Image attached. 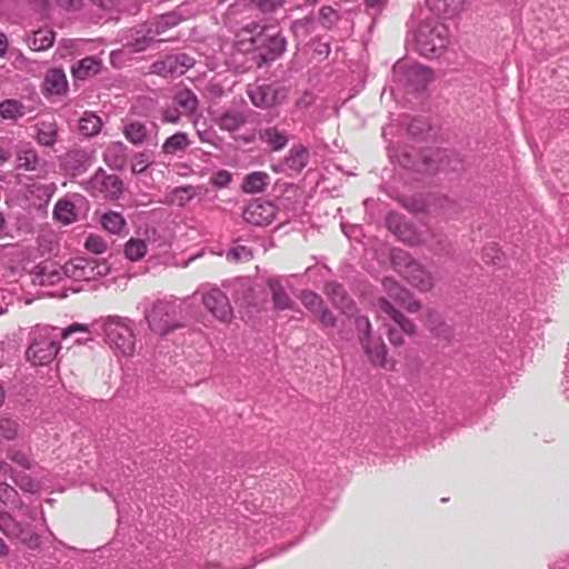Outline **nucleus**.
<instances>
[{
	"instance_id": "nucleus-51",
	"label": "nucleus",
	"mask_w": 569,
	"mask_h": 569,
	"mask_svg": "<svg viewBox=\"0 0 569 569\" xmlns=\"http://www.w3.org/2000/svg\"><path fill=\"white\" fill-rule=\"evenodd\" d=\"M150 166V161L148 156L144 152H140L134 156L132 164H131V171L134 174H140L147 170V168Z\"/></svg>"
},
{
	"instance_id": "nucleus-3",
	"label": "nucleus",
	"mask_w": 569,
	"mask_h": 569,
	"mask_svg": "<svg viewBox=\"0 0 569 569\" xmlns=\"http://www.w3.org/2000/svg\"><path fill=\"white\" fill-rule=\"evenodd\" d=\"M392 261L406 280L419 291L429 292L435 287L432 272L407 252H396L392 257Z\"/></svg>"
},
{
	"instance_id": "nucleus-13",
	"label": "nucleus",
	"mask_w": 569,
	"mask_h": 569,
	"mask_svg": "<svg viewBox=\"0 0 569 569\" xmlns=\"http://www.w3.org/2000/svg\"><path fill=\"white\" fill-rule=\"evenodd\" d=\"M387 226L403 243L409 246H420L426 241L421 231L403 221L402 217L397 213H390L387 217Z\"/></svg>"
},
{
	"instance_id": "nucleus-12",
	"label": "nucleus",
	"mask_w": 569,
	"mask_h": 569,
	"mask_svg": "<svg viewBox=\"0 0 569 569\" xmlns=\"http://www.w3.org/2000/svg\"><path fill=\"white\" fill-rule=\"evenodd\" d=\"M193 64V59L187 54L167 56L151 66V72L161 77H178Z\"/></svg>"
},
{
	"instance_id": "nucleus-43",
	"label": "nucleus",
	"mask_w": 569,
	"mask_h": 569,
	"mask_svg": "<svg viewBox=\"0 0 569 569\" xmlns=\"http://www.w3.org/2000/svg\"><path fill=\"white\" fill-rule=\"evenodd\" d=\"M298 298L301 303L313 315L318 313L319 310L325 306L322 298L311 290H302Z\"/></svg>"
},
{
	"instance_id": "nucleus-1",
	"label": "nucleus",
	"mask_w": 569,
	"mask_h": 569,
	"mask_svg": "<svg viewBox=\"0 0 569 569\" xmlns=\"http://www.w3.org/2000/svg\"><path fill=\"white\" fill-rule=\"evenodd\" d=\"M239 42L243 46L248 44L246 50L258 51L264 62L273 61L286 49V39L274 26L248 24L241 29Z\"/></svg>"
},
{
	"instance_id": "nucleus-31",
	"label": "nucleus",
	"mask_w": 569,
	"mask_h": 569,
	"mask_svg": "<svg viewBox=\"0 0 569 569\" xmlns=\"http://www.w3.org/2000/svg\"><path fill=\"white\" fill-rule=\"evenodd\" d=\"M54 42V33L50 29H39L33 32L29 39V48L33 51H43L52 47Z\"/></svg>"
},
{
	"instance_id": "nucleus-42",
	"label": "nucleus",
	"mask_w": 569,
	"mask_h": 569,
	"mask_svg": "<svg viewBox=\"0 0 569 569\" xmlns=\"http://www.w3.org/2000/svg\"><path fill=\"white\" fill-rule=\"evenodd\" d=\"M147 253V243L141 239L131 238L124 247V254L131 261H138Z\"/></svg>"
},
{
	"instance_id": "nucleus-38",
	"label": "nucleus",
	"mask_w": 569,
	"mask_h": 569,
	"mask_svg": "<svg viewBox=\"0 0 569 569\" xmlns=\"http://www.w3.org/2000/svg\"><path fill=\"white\" fill-rule=\"evenodd\" d=\"M408 79L415 86V89L425 88L432 79L431 71L419 64L411 66L408 70Z\"/></svg>"
},
{
	"instance_id": "nucleus-2",
	"label": "nucleus",
	"mask_w": 569,
	"mask_h": 569,
	"mask_svg": "<svg viewBox=\"0 0 569 569\" xmlns=\"http://www.w3.org/2000/svg\"><path fill=\"white\" fill-rule=\"evenodd\" d=\"M180 22L181 18L176 12L161 14L148 23L130 30V34L127 37V46L131 47L133 52H140L154 41H169L172 37L167 36V32Z\"/></svg>"
},
{
	"instance_id": "nucleus-30",
	"label": "nucleus",
	"mask_w": 569,
	"mask_h": 569,
	"mask_svg": "<svg viewBox=\"0 0 569 569\" xmlns=\"http://www.w3.org/2000/svg\"><path fill=\"white\" fill-rule=\"evenodd\" d=\"M190 144L191 141L186 132H177L166 139L161 150L166 154H176L180 151H184Z\"/></svg>"
},
{
	"instance_id": "nucleus-54",
	"label": "nucleus",
	"mask_w": 569,
	"mask_h": 569,
	"mask_svg": "<svg viewBox=\"0 0 569 569\" xmlns=\"http://www.w3.org/2000/svg\"><path fill=\"white\" fill-rule=\"evenodd\" d=\"M356 327L359 331V337H371L372 335V326L368 317L361 316L356 319Z\"/></svg>"
},
{
	"instance_id": "nucleus-59",
	"label": "nucleus",
	"mask_w": 569,
	"mask_h": 569,
	"mask_svg": "<svg viewBox=\"0 0 569 569\" xmlns=\"http://www.w3.org/2000/svg\"><path fill=\"white\" fill-rule=\"evenodd\" d=\"M87 330L88 329L86 326H82L79 323H73V325L69 326L68 328H66L64 330H62L61 339H67L70 335H72L74 332H84Z\"/></svg>"
},
{
	"instance_id": "nucleus-5",
	"label": "nucleus",
	"mask_w": 569,
	"mask_h": 569,
	"mask_svg": "<svg viewBox=\"0 0 569 569\" xmlns=\"http://www.w3.org/2000/svg\"><path fill=\"white\" fill-rule=\"evenodd\" d=\"M106 341L123 356H132L136 341L132 329L120 318H108L103 322Z\"/></svg>"
},
{
	"instance_id": "nucleus-28",
	"label": "nucleus",
	"mask_w": 569,
	"mask_h": 569,
	"mask_svg": "<svg viewBox=\"0 0 569 569\" xmlns=\"http://www.w3.org/2000/svg\"><path fill=\"white\" fill-rule=\"evenodd\" d=\"M173 101L181 109L182 114H192L198 108V98L188 88L178 90Z\"/></svg>"
},
{
	"instance_id": "nucleus-22",
	"label": "nucleus",
	"mask_w": 569,
	"mask_h": 569,
	"mask_svg": "<svg viewBox=\"0 0 569 569\" xmlns=\"http://www.w3.org/2000/svg\"><path fill=\"white\" fill-rule=\"evenodd\" d=\"M268 288L270 290L273 308L276 310L293 309L295 302L289 297L278 279H269Z\"/></svg>"
},
{
	"instance_id": "nucleus-60",
	"label": "nucleus",
	"mask_w": 569,
	"mask_h": 569,
	"mask_svg": "<svg viewBox=\"0 0 569 569\" xmlns=\"http://www.w3.org/2000/svg\"><path fill=\"white\" fill-rule=\"evenodd\" d=\"M11 459L26 469L31 468L30 459L22 452H16L12 455Z\"/></svg>"
},
{
	"instance_id": "nucleus-62",
	"label": "nucleus",
	"mask_w": 569,
	"mask_h": 569,
	"mask_svg": "<svg viewBox=\"0 0 569 569\" xmlns=\"http://www.w3.org/2000/svg\"><path fill=\"white\" fill-rule=\"evenodd\" d=\"M58 3L66 8V9H71V10H76L79 8L80 6V2L81 0H57Z\"/></svg>"
},
{
	"instance_id": "nucleus-7",
	"label": "nucleus",
	"mask_w": 569,
	"mask_h": 569,
	"mask_svg": "<svg viewBox=\"0 0 569 569\" xmlns=\"http://www.w3.org/2000/svg\"><path fill=\"white\" fill-rule=\"evenodd\" d=\"M176 309L168 302L159 301L146 313V319L154 332L168 333L180 325L176 321Z\"/></svg>"
},
{
	"instance_id": "nucleus-46",
	"label": "nucleus",
	"mask_w": 569,
	"mask_h": 569,
	"mask_svg": "<svg viewBox=\"0 0 569 569\" xmlns=\"http://www.w3.org/2000/svg\"><path fill=\"white\" fill-rule=\"evenodd\" d=\"M252 257V250L246 246H237L232 248L227 254V259L233 262L250 261Z\"/></svg>"
},
{
	"instance_id": "nucleus-14",
	"label": "nucleus",
	"mask_w": 569,
	"mask_h": 569,
	"mask_svg": "<svg viewBox=\"0 0 569 569\" xmlns=\"http://www.w3.org/2000/svg\"><path fill=\"white\" fill-rule=\"evenodd\" d=\"M382 287L388 297L403 307L408 312L416 313L421 309V302L406 288L401 287L396 280L385 278Z\"/></svg>"
},
{
	"instance_id": "nucleus-10",
	"label": "nucleus",
	"mask_w": 569,
	"mask_h": 569,
	"mask_svg": "<svg viewBox=\"0 0 569 569\" xmlns=\"http://www.w3.org/2000/svg\"><path fill=\"white\" fill-rule=\"evenodd\" d=\"M204 308L220 322L230 323L233 319V309L229 298L219 289H211L202 296Z\"/></svg>"
},
{
	"instance_id": "nucleus-27",
	"label": "nucleus",
	"mask_w": 569,
	"mask_h": 569,
	"mask_svg": "<svg viewBox=\"0 0 569 569\" xmlns=\"http://www.w3.org/2000/svg\"><path fill=\"white\" fill-rule=\"evenodd\" d=\"M269 174L263 171H256L244 177L241 184V189L246 193H259L262 192L269 184Z\"/></svg>"
},
{
	"instance_id": "nucleus-21",
	"label": "nucleus",
	"mask_w": 569,
	"mask_h": 569,
	"mask_svg": "<svg viewBox=\"0 0 569 569\" xmlns=\"http://www.w3.org/2000/svg\"><path fill=\"white\" fill-rule=\"evenodd\" d=\"M106 164L113 170H122L127 163V147L121 141L110 142L103 151Z\"/></svg>"
},
{
	"instance_id": "nucleus-37",
	"label": "nucleus",
	"mask_w": 569,
	"mask_h": 569,
	"mask_svg": "<svg viewBox=\"0 0 569 569\" xmlns=\"http://www.w3.org/2000/svg\"><path fill=\"white\" fill-rule=\"evenodd\" d=\"M58 130L53 122H40L37 131V140L40 144L52 147L57 142Z\"/></svg>"
},
{
	"instance_id": "nucleus-57",
	"label": "nucleus",
	"mask_w": 569,
	"mask_h": 569,
	"mask_svg": "<svg viewBox=\"0 0 569 569\" xmlns=\"http://www.w3.org/2000/svg\"><path fill=\"white\" fill-rule=\"evenodd\" d=\"M231 181V174L227 170H220L213 177V183L218 187H226Z\"/></svg>"
},
{
	"instance_id": "nucleus-50",
	"label": "nucleus",
	"mask_w": 569,
	"mask_h": 569,
	"mask_svg": "<svg viewBox=\"0 0 569 569\" xmlns=\"http://www.w3.org/2000/svg\"><path fill=\"white\" fill-rule=\"evenodd\" d=\"M17 490L8 483L0 482V501L4 505L14 503L17 501Z\"/></svg>"
},
{
	"instance_id": "nucleus-11",
	"label": "nucleus",
	"mask_w": 569,
	"mask_h": 569,
	"mask_svg": "<svg viewBox=\"0 0 569 569\" xmlns=\"http://www.w3.org/2000/svg\"><path fill=\"white\" fill-rule=\"evenodd\" d=\"M90 188L106 199L116 200L123 192V182L116 174H107L99 170L90 179Z\"/></svg>"
},
{
	"instance_id": "nucleus-53",
	"label": "nucleus",
	"mask_w": 569,
	"mask_h": 569,
	"mask_svg": "<svg viewBox=\"0 0 569 569\" xmlns=\"http://www.w3.org/2000/svg\"><path fill=\"white\" fill-rule=\"evenodd\" d=\"M262 12H271L281 7L283 0H250Z\"/></svg>"
},
{
	"instance_id": "nucleus-15",
	"label": "nucleus",
	"mask_w": 569,
	"mask_h": 569,
	"mask_svg": "<svg viewBox=\"0 0 569 569\" xmlns=\"http://www.w3.org/2000/svg\"><path fill=\"white\" fill-rule=\"evenodd\" d=\"M359 341L366 356L373 366L380 368L388 367V349L381 337H359Z\"/></svg>"
},
{
	"instance_id": "nucleus-47",
	"label": "nucleus",
	"mask_w": 569,
	"mask_h": 569,
	"mask_svg": "<svg viewBox=\"0 0 569 569\" xmlns=\"http://www.w3.org/2000/svg\"><path fill=\"white\" fill-rule=\"evenodd\" d=\"M70 161H74L79 164L78 171L83 172L91 166V157L84 150H74L68 154Z\"/></svg>"
},
{
	"instance_id": "nucleus-32",
	"label": "nucleus",
	"mask_w": 569,
	"mask_h": 569,
	"mask_svg": "<svg viewBox=\"0 0 569 569\" xmlns=\"http://www.w3.org/2000/svg\"><path fill=\"white\" fill-rule=\"evenodd\" d=\"M122 132L126 139L136 146L142 144L148 137L147 127L139 121L127 123Z\"/></svg>"
},
{
	"instance_id": "nucleus-56",
	"label": "nucleus",
	"mask_w": 569,
	"mask_h": 569,
	"mask_svg": "<svg viewBox=\"0 0 569 569\" xmlns=\"http://www.w3.org/2000/svg\"><path fill=\"white\" fill-rule=\"evenodd\" d=\"M387 337H388L389 342L395 347H401L405 345V339H403L402 335L396 328L390 327L387 330Z\"/></svg>"
},
{
	"instance_id": "nucleus-58",
	"label": "nucleus",
	"mask_w": 569,
	"mask_h": 569,
	"mask_svg": "<svg viewBox=\"0 0 569 569\" xmlns=\"http://www.w3.org/2000/svg\"><path fill=\"white\" fill-rule=\"evenodd\" d=\"M388 0H365L366 7L372 14L379 13L387 4Z\"/></svg>"
},
{
	"instance_id": "nucleus-33",
	"label": "nucleus",
	"mask_w": 569,
	"mask_h": 569,
	"mask_svg": "<svg viewBox=\"0 0 569 569\" xmlns=\"http://www.w3.org/2000/svg\"><path fill=\"white\" fill-rule=\"evenodd\" d=\"M101 128V119L92 112H84L79 120V131L86 137L97 136Z\"/></svg>"
},
{
	"instance_id": "nucleus-61",
	"label": "nucleus",
	"mask_w": 569,
	"mask_h": 569,
	"mask_svg": "<svg viewBox=\"0 0 569 569\" xmlns=\"http://www.w3.org/2000/svg\"><path fill=\"white\" fill-rule=\"evenodd\" d=\"M180 114L181 112L178 110H166L162 113V119L164 122L178 123L180 120Z\"/></svg>"
},
{
	"instance_id": "nucleus-25",
	"label": "nucleus",
	"mask_w": 569,
	"mask_h": 569,
	"mask_svg": "<svg viewBox=\"0 0 569 569\" xmlns=\"http://www.w3.org/2000/svg\"><path fill=\"white\" fill-rule=\"evenodd\" d=\"M259 138L274 151L283 149L288 143L287 133L277 127H269L260 130Z\"/></svg>"
},
{
	"instance_id": "nucleus-19",
	"label": "nucleus",
	"mask_w": 569,
	"mask_h": 569,
	"mask_svg": "<svg viewBox=\"0 0 569 569\" xmlns=\"http://www.w3.org/2000/svg\"><path fill=\"white\" fill-rule=\"evenodd\" d=\"M309 162V151L306 147L293 146L284 157L281 166L288 174L301 172Z\"/></svg>"
},
{
	"instance_id": "nucleus-9",
	"label": "nucleus",
	"mask_w": 569,
	"mask_h": 569,
	"mask_svg": "<svg viewBox=\"0 0 569 569\" xmlns=\"http://www.w3.org/2000/svg\"><path fill=\"white\" fill-rule=\"evenodd\" d=\"M64 273L77 280H89L96 274L103 276L108 271V267L103 262L97 260H89L82 257H77L63 266Z\"/></svg>"
},
{
	"instance_id": "nucleus-8",
	"label": "nucleus",
	"mask_w": 569,
	"mask_h": 569,
	"mask_svg": "<svg viewBox=\"0 0 569 569\" xmlns=\"http://www.w3.org/2000/svg\"><path fill=\"white\" fill-rule=\"evenodd\" d=\"M0 530L9 539H19L29 549H36L40 545L39 536L24 528L8 512H0Z\"/></svg>"
},
{
	"instance_id": "nucleus-40",
	"label": "nucleus",
	"mask_w": 569,
	"mask_h": 569,
	"mask_svg": "<svg viewBox=\"0 0 569 569\" xmlns=\"http://www.w3.org/2000/svg\"><path fill=\"white\" fill-rule=\"evenodd\" d=\"M264 211H267L266 206L254 202L247 207L244 211V218L247 221L253 224H268L271 221L270 214L263 216Z\"/></svg>"
},
{
	"instance_id": "nucleus-52",
	"label": "nucleus",
	"mask_w": 569,
	"mask_h": 569,
	"mask_svg": "<svg viewBox=\"0 0 569 569\" xmlns=\"http://www.w3.org/2000/svg\"><path fill=\"white\" fill-rule=\"evenodd\" d=\"M315 316L318 317L320 323L322 325L323 328H335L336 325H337V318L335 317V315L327 308V307H322L321 310L318 311V313H316Z\"/></svg>"
},
{
	"instance_id": "nucleus-64",
	"label": "nucleus",
	"mask_w": 569,
	"mask_h": 569,
	"mask_svg": "<svg viewBox=\"0 0 569 569\" xmlns=\"http://www.w3.org/2000/svg\"><path fill=\"white\" fill-rule=\"evenodd\" d=\"M458 213V207L457 204L448 199V218H453Z\"/></svg>"
},
{
	"instance_id": "nucleus-26",
	"label": "nucleus",
	"mask_w": 569,
	"mask_h": 569,
	"mask_svg": "<svg viewBox=\"0 0 569 569\" xmlns=\"http://www.w3.org/2000/svg\"><path fill=\"white\" fill-rule=\"evenodd\" d=\"M46 89L51 94H63L68 91V80L61 69L49 70L44 79Z\"/></svg>"
},
{
	"instance_id": "nucleus-45",
	"label": "nucleus",
	"mask_w": 569,
	"mask_h": 569,
	"mask_svg": "<svg viewBox=\"0 0 569 569\" xmlns=\"http://www.w3.org/2000/svg\"><path fill=\"white\" fill-rule=\"evenodd\" d=\"M84 248L94 254H101L107 251L108 243L101 236L91 233L86 238Z\"/></svg>"
},
{
	"instance_id": "nucleus-16",
	"label": "nucleus",
	"mask_w": 569,
	"mask_h": 569,
	"mask_svg": "<svg viewBox=\"0 0 569 569\" xmlns=\"http://www.w3.org/2000/svg\"><path fill=\"white\" fill-rule=\"evenodd\" d=\"M425 327L437 338L450 340L453 336L452 328L443 320L441 315L432 308H428L421 316Z\"/></svg>"
},
{
	"instance_id": "nucleus-18",
	"label": "nucleus",
	"mask_w": 569,
	"mask_h": 569,
	"mask_svg": "<svg viewBox=\"0 0 569 569\" xmlns=\"http://www.w3.org/2000/svg\"><path fill=\"white\" fill-rule=\"evenodd\" d=\"M377 305L379 309L388 315L400 328V330L410 336L413 337L417 333V326L415 322L406 317L400 310H398L395 306L391 305L386 298L380 297L377 300Z\"/></svg>"
},
{
	"instance_id": "nucleus-20",
	"label": "nucleus",
	"mask_w": 569,
	"mask_h": 569,
	"mask_svg": "<svg viewBox=\"0 0 569 569\" xmlns=\"http://www.w3.org/2000/svg\"><path fill=\"white\" fill-rule=\"evenodd\" d=\"M279 91L271 86H250L248 96L251 102L258 108H270L279 102Z\"/></svg>"
},
{
	"instance_id": "nucleus-36",
	"label": "nucleus",
	"mask_w": 569,
	"mask_h": 569,
	"mask_svg": "<svg viewBox=\"0 0 569 569\" xmlns=\"http://www.w3.org/2000/svg\"><path fill=\"white\" fill-rule=\"evenodd\" d=\"M94 6L107 12L131 11L137 9L138 0H90Z\"/></svg>"
},
{
	"instance_id": "nucleus-23",
	"label": "nucleus",
	"mask_w": 569,
	"mask_h": 569,
	"mask_svg": "<svg viewBox=\"0 0 569 569\" xmlns=\"http://www.w3.org/2000/svg\"><path fill=\"white\" fill-rule=\"evenodd\" d=\"M428 4L436 14L453 18L463 10L465 0H428Z\"/></svg>"
},
{
	"instance_id": "nucleus-35",
	"label": "nucleus",
	"mask_w": 569,
	"mask_h": 569,
	"mask_svg": "<svg viewBox=\"0 0 569 569\" xmlns=\"http://www.w3.org/2000/svg\"><path fill=\"white\" fill-rule=\"evenodd\" d=\"M40 159L37 152L27 147H22L17 152V168L27 171H33L38 168Z\"/></svg>"
},
{
	"instance_id": "nucleus-4",
	"label": "nucleus",
	"mask_w": 569,
	"mask_h": 569,
	"mask_svg": "<svg viewBox=\"0 0 569 569\" xmlns=\"http://www.w3.org/2000/svg\"><path fill=\"white\" fill-rule=\"evenodd\" d=\"M416 44L425 57L440 54L448 44V29L440 22L425 21L416 31Z\"/></svg>"
},
{
	"instance_id": "nucleus-44",
	"label": "nucleus",
	"mask_w": 569,
	"mask_h": 569,
	"mask_svg": "<svg viewBox=\"0 0 569 569\" xmlns=\"http://www.w3.org/2000/svg\"><path fill=\"white\" fill-rule=\"evenodd\" d=\"M23 113V107L17 100H7L0 103V114L4 119H17Z\"/></svg>"
},
{
	"instance_id": "nucleus-24",
	"label": "nucleus",
	"mask_w": 569,
	"mask_h": 569,
	"mask_svg": "<svg viewBox=\"0 0 569 569\" xmlns=\"http://www.w3.org/2000/svg\"><path fill=\"white\" fill-rule=\"evenodd\" d=\"M101 61L96 57H86L78 61L72 68L71 73L76 79L86 80L100 71Z\"/></svg>"
},
{
	"instance_id": "nucleus-55",
	"label": "nucleus",
	"mask_w": 569,
	"mask_h": 569,
	"mask_svg": "<svg viewBox=\"0 0 569 569\" xmlns=\"http://www.w3.org/2000/svg\"><path fill=\"white\" fill-rule=\"evenodd\" d=\"M16 483L24 491L36 492L39 489V485L30 479L28 476H21L14 480Z\"/></svg>"
},
{
	"instance_id": "nucleus-6",
	"label": "nucleus",
	"mask_w": 569,
	"mask_h": 569,
	"mask_svg": "<svg viewBox=\"0 0 569 569\" xmlns=\"http://www.w3.org/2000/svg\"><path fill=\"white\" fill-rule=\"evenodd\" d=\"M60 348L57 340L47 332L39 331L32 335L26 357L32 366H47L53 361Z\"/></svg>"
},
{
	"instance_id": "nucleus-48",
	"label": "nucleus",
	"mask_w": 569,
	"mask_h": 569,
	"mask_svg": "<svg viewBox=\"0 0 569 569\" xmlns=\"http://www.w3.org/2000/svg\"><path fill=\"white\" fill-rule=\"evenodd\" d=\"M19 426L14 420L9 418H0V432L7 440H12L18 435Z\"/></svg>"
},
{
	"instance_id": "nucleus-34",
	"label": "nucleus",
	"mask_w": 569,
	"mask_h": 569,
	"mask_svg": "<svg viewBox=\"0 0 569 569\" xmlns=\"http://www.w3.org/2000/svg\"><path fill=\"white\" fill-rule=\"evenodd\" d=\"M100 223L106 231L113 234H119L127 224L123 216L116 211L103 213L100 218Z\"/></svg>"
},
{
	"instance_id": "nucleus-49",
	"label": "nucleus",
	"mask_w": 569,
	"mask_h": 569,
	"mask_svg": "<svg viewBox=\"0 0 569 569\" xmlns=\"http://www.w3.org/2000/svg\"><path fill=\"white\" fill-rule=\"evenodd\" d=\"M482 258L487 263L492 264H499L502 261L501 253L496 244L486 246L482 251Z\"/></svg>"
},
{
	"instance_id": "nucleus-39",
	"label": "nucleus",
	"mask_w": 569,
	"mask_h": 569,
	"mask_svg": "<svg viewBox=\"0 0 569 569\" xmlns=\"http://www.w3.org/2000/svg\"><path fill=\"white\" fill-rule=\"evenodd\" d=\"M196 196L193 187H179L173 189L166 198V202L169 204H176L179 207L188 203Z\"/></svg>"
},
{
	"instance_id": "nucleus-63",
	"label": "nucleus",
	"mask_w": 569,
	"mask_h": 569,
	"mask_svg": "<svg viewBox=\"0 0 569 569\" xmlns=\"http://www.w3.org/2000/svg\"><path fill=\"white\" fill-rule=\"evenodd\" d=\"M11 158V152L0 146V166H3Z\"/></svg>"
},
{
	"instance_id": "nucleus-41",
	"label": "nucleus",
	"mask_w": 569,
	"mask_h": 569,
	"mask_svg": "<svg viewBox=\"0 0 569 569\" xmlns=\"http://www.w3.org/2000/svg\"><path fill=\"white\" fill-rule=\"evenodd\" d=\"M244 122V117L239 112H226L217 120L219 128L229 132L238 130Z\"/></svg>"
},
{
	"instance_id": "nucleus-17",
	"label": "nucleus",
	"mask_w": 569,
	"mask_h": 569,
	"mask_svg": "<svg viewBox=\"0 0 569 569\" xmlns=\"http://www.w3.org/2000/svg\"><path fill=\"white\" fill-rule=\"evenodd\" d=\"M325 293L343 313L352 315L355 312L356 305L340 283L336 281L327 282L325 284Z\"/></svg>"
},
{
	"instance_id": "nucleus-29",
	"label": "nucleus",
	"mask_w": 569,
	"mask_h": 569,
	"mask_svg": "<svg viewBox=\"0 0 569 569\" xmlns=\"http://www.w3.org/2000/svg\"><path fill=\"white\" fill-rule=\"evenodd\" d=\"M53 217L64 226L74 222L77 220L74 204L66 199L58 200L53 209Z\"/></svg>"
}]
</instances>
